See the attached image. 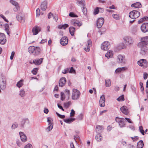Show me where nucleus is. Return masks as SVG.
I'll return each instance as SVG.
<instances>
[{
	"instance_id": "1",
	"label": "nucleus",
	"mask_w": 148,
	"mask_h": 148,
	"mask_svg": "<svg viewBox=\"0 0 148 148\" xmlns=\"http://www.w3.org/2000/svg\"><path fill=\"white\" fill-rule=\"evenodd\" d=\"M80 92L77 89L73 88L72 90V92L71 95V99L73 100H77L78 99L80 95Z\"/></svg>"
},
{
	"instance_id": "2",
	"label": "nucleus",
	"mask_w": 148,
	"mask_h": 148,
	"mask_svg": "<svg viewBox=\"0 0 148 148\" xmlns=\"http://www.w3.org/2000/svg\"><path fill=\"white\" fill-rule=\"evenodd\" d=\"M140 15V12L137 10H133L131 11L129 16L130 18L133 19H135L138 18Z\"/></svg>"
},
{
	"instance_id": "3",
	"label": "nucleus",
	"mask_w": 148,
	"mask_h": 148,
	"mask_svg": "<svg viewBox=\"0 0 148 148\" xmlns=\"http://www.w3.org/2000/svg\"><path fill=\"white\" fill-rule=\"evenodd\" d=\"M115 120L119 125V126L121 128L125 127V119L123 118H120L118 117H116Z\"/></svg>"
},
{
	"instance_id": "4",
	"label": "nucleus",
	"mask_w": 148,
	"mask_h": 148,
	"mask_svg": "<svg viewBox=\"0 0 148 148\" xmlns=\"http://www.w3.org/2000/svg\"><path fill=\"white\" fill-rule=\"evenodd\" d=\"M53 119L52 118L48 117L47 118V121L48 122L49 126L46 129L47 132H49L53 128Z\"/></svg>"
},
{
	"instance_id": "5",
	"label": "nucleus",
	"mask_w": 148,
	"mask_h": 148,
	"mask_svg": "<svg viewBox=\"0 0 148 148\" xmlns=\"http://www.w3.org/2000/svg\"><path fill=\"white\" fill-rule=\"evenodd\" d=\"M124 41L127 45H129L132 44L133 42L132 38L130 37L126 36L123 38Z\"/></svg>"
},
{
	"instance_id": "6",
	"label": "nucleus",
	"mask_w": 148,
	"mask_h": 148,
	"mask_svg": "<svg viewBox=\"0 0 148 148\" xmlns=\"http://www.w3.org/2000/svg\"><path fill=\"white\" fill-rule=\"evenodd\" d=\"M117 62L119 64H125L126 62L125 56L121 55H119L117 56Z\"/></svg>"
},
{
	"instance_id": "7",
	"label": "nucleus",
	"mask_w": 148,
	"mask_h": 148,
	"mask_svg": "<svg viewBox=\"0 0 148 148\" xmlns=\"http://www.w3.org/2000/svg\"><path fill=\"white\" fill-rule=\"evenodd\" d=\"M110 47V43L108 41H104L101 44V48L106 51L109 49Z\"/></svg>"
},
{
	"instance_id": "8",
	"label": "nucleus",
	"mask_w": 148,
	"mask_h": 148,
	"mask_svg": "<svg viewBox=\"0 0 148 148\" xmlns=\"http://www.w3.org/2000/svg\"><path fill=\"white\" fill-rule=\"evenodd\" d=\"M137 63L139 66H141L144 68H145L147 67V62L145 59H141L138 61Z\"/></svg>"
},
{
	"instance_id": "9",
	"label": "nucleus",
	"mask_w": 148,
	"mask_h": 148,
	"mask_svg": "<svg viewBox=\"0 0 148 148\" xmlns=\"http://www.w3.org/2000/svg\"><path fill=\"white\" fill-rule=\"evenodd\" d=\"M141 31L144 33L148 32V23H144L140 27Z\"/></svg>"
},
{
	"instance_id": "10",
	"label": "nucleus",
	"mask_w": 148,
	"mask_h": 148,
	"mask_svg": "<svg viewBox=\"0 0 148 148\" xmlns=\"http://www.w3.org/2000/svg\"><path fill=\"white\" fill-rule=\"evenodd\" d=\"M104 21V19L103 18H98L97 22V25L98 28H100L102 26Z\"/></svg>"
},
{
	"instance_id": "11",
	"label": "nucleus",
	"mask_w": 148,
	"mask_h": 148,
	"mask_svg": "<svg viewBox=\"0 0 148 148\" xmlns=\"http://www.w3.org/2000/svg\"><path fill=\"white\" fill-rule=\"evenodd\" d=\"M6 80L5 79H2L0 81V87L2 90L5 89L6 86Z\"/></svg>"
},
{
	"instance_id": "12",
	"label": "nucleus",
	"mask_w": 148,
	"mask_h": 148,
	"mask_svg": "<svg viewBox=\"0 0 148 148\" xmlns=\"http://www.w3.org/2000/svg\"><path fill=\"white\" fill-rule=\"evenodd\" d=\"M105 97L104 95H103L100 98L99 101V105L101 107H104L105 106Z\"/></svg>"
},
{
	"instance_id": "13",
	"label": "nucleus",
	"mask_w": 148,
	"mask_h": 148,
	"mask_svg": "<svg viewBox=\"0 0 148 148\" xmlns=\"http://www.w3.org/2000/svg\"><path fill=\"white\" fill-rule=\"evenodd\" d=\"M92 42L91 40H88L86 42V46L84 48V49L86 52H88L90 51V47L92 46Z\"/></svg>"
},
{
	"instance_id": "14",
	"label": "nucleus",
	"mask_w": 148,
	"mask_h": 148,
	"mask_svg": "<svg viewBox=\"0 0 148 148\" xmlns=\"http://www.w3.org/2000/svg\"><path fill=\"white\" fill-rule=\"evenodd\" d=\"M68 40L66 37L65 36L63 37L60 41V44L63 46L66 45L68 43Z\"/></svg>"
},
{
	"instance_id": "15",
	"label": "nucleus",
	"mask_w": 148,
	"mask_h": 148,
	"mask_svg": "<svg viewBox=\"0 0 148 148\" xmlns=\"http://www.w3.org/2000/svg\"><path fill=\"white\" fill-rule=\"evenodd\" d=\"M29 123V121L27 118L23 119H22L19 124L20 127H23L25 123L28 124Z\"/></svg>"
},
{
	"instance_id": "16",
	"label": "nucleus",
	"mask_w": 148,
	"mask_h": 148,
	"mask_svg": "<svg viewBox=\"0 0 148 148\" xmlns=\"http://www.w3.org/2000/svg\"><path fill=\"white\" fill-rule=\"evenodd\" d=\"M4 34L3 33H0V44L1 45H4L6 40Z\"/></svg>"
},
{
	"instance_id": "17",
	"label": "nucleus",
	"mask_w": 148,
	"mask_h": 148,
	"mask_svg": "<svg viewBox=\"0 0 148 148\" xmlns=\"http://www.w3.org/2000/svg\"><path fill=\"white\" fill-rule=\"evenodd\" d=\"M43 59V58L36 59L34 60L32 63L36 65H39L42 62Z\"/></svg>"
},
{
	"instance_id": "18",
	"label": "nucleus",
	"mask_w": 148,
	"mask_h": 148,
	"mask_svg": "<svg viewBox=\"0 0 148 148\" xmlns=\"http://www.w3.org/2000/svg\"><path fill=\"white\" fill-rule=\"evenodd\" d=\"M40 31V27L38 26H35L34 27L32 30V32L33 33L34 35H36Z\"/></svg>"
},
{
	"instance_id": "19",
	"label": "nucleus",
	"mask_w": 148,
	"mask_h": 148,
	"mask_svg": "<svg viewBox=\"0 0 148 148\" xmlns=\"http://www.w3.org/2000/svg\"><path fill=\"white\" fill-rule=\"evenodd\" d=\"M66 79L65 77L61 78L59 81V86L61 87L63 86L65 84Z\"/></svg>"
},
{
	"instance_id": "20",
	"label": "nucleus",
	"mask_w": 148,
	"mask_h": 148,
	"mask_svg": "<svg viewBox=\"0 0 148 148\" xmlns=\"http://www.w3.org/2000/svg\"><path fill=\"white\" fill-rule=\"evenodd\" d=\"M21 139V141L23 142H25L27 140V138L26 135L24 134V133L20 132L19 133Z\"/></svg>"
},
{
	"instance_id": "21",
	"label": "nucleus",
	"mask_w": 148,
	"mask_h": 148,
	"mask_svg": "<svg viewBox=\"0 0 148 148\" xmlns=\"http://www.w3.org/2000/svg\"><path fill=\"white\" fill-rule=\"evenodd\" d=\"M71 23L75 26H77L80 27L82 25V22L77 20H72Z\"/></svg>"
},
{
	"instance_id": "22",
	"label": "nucleus",
	"mask_w": 148,
	"mask_h": 148,
	"mask_svg": "<svg viewBox=\"0 0 148 148\" xmlns=\"http://www.w3.org/2000/svg\"><path fill=\"white\" fill-rule=\"evenodd\" d=\"M127 68L126 66L118 68L115 70V72L116 73H121L122 72L124 71L127 70Z\"/></svg>"
},
{
	"instance_id": "23",
	"label": "nucleus",
	"mask_w": 148,
	"mask_h": 148,
	"mask_svg": "<svg viewBox=\"0 0 148 148\" xmlns=\"http://www.w3.org/2000/svg\"><path fill=\"white\" fill-rule=\"evenodd\" d=\"M77 4L81 7L85 6V1L84 0H75Z\"/></svg>"
},
{
	"instance_id": "24",
	"label": "nucleus",
	"mask_w": 148,
	"mask_h": 148,
	"mask_svg": "<svg viewBox=\"0 0 148 148\" xmlns=\"http://www.w3.org/2000/svg\"><path fill=\"white\" fill-rule=\"evenodd\" d=\"M121 111L125 114L127 115L128 114L129 112L127 107L123 106L120 108Z\"/></svg>"
},
{
	"instance_id": "25",
	"label": "nucleus",
	"mask_w": 148,
	"mask_h": 148,
	"mask_svg": "<svg viewBox=\"0 0 148 148\" xmlns=\"http://www.w3.org/2000/svg\"><path fill=\"white\" fill-rule=\"evenodd\" d=\"M16 18L17 20L21 23H23L25 21V19L22 15H21V14H18L16 16Z\"/></svg>"
},
{
	"instance_id": "26",
	"label": "nucleus",
	"mask_w": 148,
	"mask_h": 148,
	"mask_svg": "<svg viewBox=\"0 0 148 148\" xmlns=\"http://www.w3.org/2000/svg\"><path fill=\"white\" fill-rule=\"evenodd\" d=\"M47 7V3L46 1H44L41 4V8L43 11H45Z\"/></svg>"
},
{
	"instance_id": "27",
	"label": "nucleus",
	"mask_w": 148,
	"mask_h": 148,
	"mask_svg": "<svg viewBox=\"0 0 148 148\" xmlns=\"http://www.w3.org/2000/svg\"><path fill=\"white\" fill-rule=\"evenodd\" d=\"M113 51H112L109 50L107 51V53L105 55V56L108 59L111 58L113 56Z\"/></svg>"
},
{
	"instance_id": "28",
	"label": "nucleus",
	"mask_w": 148,
	"mask_h": 148,
	"mask_svg": "<svg viewBox=\"0 0 148 148\" xmlns=\"http://www.w3.org/2000/svg\"><path fill=\"white\" fill-rule=\"evenodd\" d=\"M96 129L97 132L100 133L103 131L104 128L103 126L98 125L97 126Z\"/></svg>"
},
{
	"instance_id": "29",
	"label": "nucleus",
	"mask_w": 148,
	"mask_h": 148,
	"mask_svg": "<svg viewBox=\"0 0 148 148\" xmlns=\"http://www.w3.org/2000/svg\"><path fill=\"white\" fill-rule=\"evenodd\" d=\"M138 46L140 48L142 47H146V46L148 45V44H147V43H146L145 42H144L143 40H142V41L140 42L138 44Z\"/></svg>"
},
{
	"instance_id": "30",
	"label": "nucleus",
	"mask_w": 148,
	"mask_h": 148,
	"mask_svg": "<svg viewBox=\"0 0 148 148\" xmlns=\"http://www.w3.org/2000/svg\"><path fill=\"white\" fill-rule=\"evenodd\" d=\"M41 50V49L39 47H35V50H34V54L35 55H37L39 54Z\"/></svg>"
},
{
	"instance_id": "31",
	"label": "nucleus",
	"mask_w": 148,
	"mask_h": 148,
	"mask_svg": "<svg viewBox=\"0 0 148 148\" xmlns=\"http://www.w3.org/2000/svg\"><path fill=\"white\" fill-rule=\"evenodd\" d=\"M131 6L132 7H134L136 8H139L141 7L142 5L140 2H136L132 4Z\"/></svg>"
},
{
	"instance_id": "32",
	"label": "nucleus",
	"mask_w": 148,
	"mask_h": 148,
	"mask_svg": "<svg viewBox=\"0 0 148 148\" xmlns=\"http://www.w3.org/2000/svg\"><path fill=\"white\" fill-rule=\"evenodd\" d=\"M125 48V46L123 43L119 44L116 47V48L118 50H121Z\"/></svg>"
},
{
	"instance_id": "33",
	"label": "nucleus",
	"mask_w": 148,
	"mask_h": 148,
	"mask_svg": "<svg viewBox=\"0 0 148 148\" xmlns=\"http://www.w3.org/2000/svg\"><path fill=\"white\" fill-rule=\"evenodd\" d=\"M144 143L142 140H140L137 144V148H143V147Z\"/></svg>"
},
{
	"instance_id": "34",
	"label": "nucleus",
	"mask_w": 148,
	"mask_h": 148,
	"mask_svg": "<svg viewBox=\"0 0 148 148\" xmlns=\"http://www.w3.org/2000/svg\"><path fill=\"white\" fill-rule=\"evenodd\" d=\"M69 26V25L67 24H65L64 25H58V27L60 29H65Z\"/></svg>"
},
{
	"instance_id": "35",
	"label": "nucleus",
	"mask_w": 148,
	"mask_h": 148,
	"mask_svg": "<svg viewBox=\"0 0 148 148\" xmlns=\"http://www.w3.org/2000/svg\"><path fill=\"white\" fill-rule=\"evenodd\" d=\"M75 118H70L64 119V121L66 123H70L75 120Z\"/></svg>"
},
{
	"instance_id": "36",
	"label": "nucleus",
	"mask_w": 148,
	"mask_h": 148,
	"mask_svg": "<svg viewBox=\"0 0 148 148\" xmlns=\"http://www.w3.org/2000/svg\"><path fill=\"white\" fill-rule=\"evenodd\" d=\"M69 29L70 34L72 36H73L75 30V28L73 27H71L69 28Z\"/></svg>"
},
{
	"instance_id": "37",
	"label": "nucleus",
	"mask_w": 148,
	"mask_h": 148,
	"mask_svg": "<svg viewBox=\"0 0 148 148\" xmlns=\"http://www.w3.org/2000/svg\"><path fill=\"white\" fill-rule=\"evenodd\" d=\"M35 48V47L34 46H30L28 48L29 52L31 53H34Z\"/></svg>"
},
{
	"instance_id": "38",
	"label": "nucleus",
	"mask_w": 148,
	"mask_h": 148,
	"mask_svg": "<svg viewBox=\"0 0 148 148\" xmlns=\"http://www.w3.org/2000/svg\"><path fill=\"white\" fill-rule=\"evenodd\" d=\"M23 79H21L16 84V86L18 88H20L22 87L23 85Z\"/></svg>"
},
{
	"instance_id": "39",
	"label": "nucleus",
	"mask_w": 148,
	"mask_h": 148,
	"mask_svg": "<svg viewBox=\"0 0 148 148\" xmlns=\"http://www.w3.org/2000/svg\"><path fill=\"white\" fill-rule=\"evenodd\" d=\"M141 48L140 53L143 55H145L147 51L146 47H142Z\"/></svg>"
},
{
	"instance_id": "40",
	"label": "nucleus",
	"mask_w": 148,
	"mask_h": 148,
	"mask_svg": "<svg viewBox=\"0 0 148 148\" xmlns=\"http://www.w3.org/2000/svg\"><path fill=\"white\" fill-rule=\"evenodd\" d=\"M95 138L97 141H100L101 140V139H102V137L101 136V134L100 133H98L96 136Z\"/></svg>"
},
{
	"instance_id": "41",
	"label": "nucleus",
	"mask_w": 148,
	"mask_h": 148,
	"mask_svg": "<svg viewBox=\"0 0 148 148\" xmlns=\"http://www.w3.org/2000/svg\"><path fill=\"white\" fill-rule=\"evenodd\" d=\"M64 92L66 97H67L68 99H69L70 98V91L68 89H66L64 90Z\"/></svg>"
},
{
	"instance_id": "42",
	"label": "nucleus",
	"mask_w": 148,
	"mask_h": 148,
	"mask_svg": "<svg viewBox=\"0 0 148 148\" xmlns=\"http://www.w3.org/2000/svg\"><path fill=\"white\" fill-rule=\"evenodd\" d=\"M19 95L22 97H24L25 96V93L24 90L21 89L19 91Z\"/></svg>"
},
{
	"instance_id": "43",
	"label": "nucleus",
	"mask_w": 148,
	"mask_h": 148,
	"mask_svg": "<svg viewBox=\"0 0 148 148\" xmlns=\"http://www.w3.org/2000/svg\"><path fill=\"white\" fill-rule=\"evenodd\" d=\"M105 84L106 87H109L111 85V81L110 79H108L105 80Z\"/></svg>"
},
{
	"instance_id": "44",
	"label": "nucleus",
	"mask_w": 148,
	"mask_h": 148,
	"mask_svg": "<svg viewBox=\"0 0 148 148\" xmlns=\"http://www.w3.org/2000/svg\"><path fill=\"white\" fill-rule=\"evenodd\" d=\"M18 126V123L16 122H14L13 123L11 126V128L12 129H14L16 128Z\"/></svg>"
},
{
	"instance_id": "45",
	"label": "nucleus",
	"mask_w": 148,
	"mask_h": 148,
	"mask_svg": "<svg viewBox=\"0 0 148 148\" xmlns=\"http://www.w3.org/2000/svg\"><path fill=\"white\" fill-rule=\"evenodd\" d=\"M112 16L114 19L116 20H118L120 19L119 16L118 14H113Z\"/></svg>"
},
{
	"instance_id": "46",
	"label": "nucleus",
	"mask_w": 148,
	"mask_h": 148,
	"mask_svg": "<svg viewBox=\"0 0 148 148\" xmlns=\"http://www.w3.org/2000/svg\"><path fill=\"white\" fill-rule=\"evenodd\" d=\"M117 100L119 101H124V95H123L117 98Z\"/></svg>"
},
{
	"instance_id": "47",
	"label": "nucleus",
	"mask_w": 148,
	"mask_h": 148,
	"mask_svg": "<svg viewBox=\"0 0 148 148\" xmlns=\"http://www.w3.org/2000/svg\"><path fill=\"white\" fill-rule=\"evenodd\" d=\"M99 9H102L101 8L97 7L94 10L93 14L94 15H96L99 12Z\"/></svg>"
},
{
	"instance_id": "48",
	"label": "nucleus",
	"mask_w": 148,
	"mask_h": 148,
	"mask_svg": "<svg viewBox=\"0 0 148 148\" xmlns=\"http://www.w3.org/2000/svg\"><path fill=\"white\" fill-rule=\"evenodd\" d=\"M142 40L148 44V36H146L141 38Z\"/></svg>"
},
{
	"instance_id": "49",
	"label": "nucleus",
	"mask_w": 148,
	"mask_h": 148,
	"mask_svg": "<svg viewBox=\"0 0 148 148\" xmlns=\"http://www.w3.org/2000/svg\"><path fill=\"white\" fill-rule=\"evenodd\" d=\"M82 11L83 12L84 15H85L86 14H87V9L86 8L84 7H81Z\"/></svg>"
},
{
	"instance_id": "50",
	"label": "nucleus",
	"mask_w": 148,
	"mask_h": 148,
	"mask_svg": "<svg viewBox=\"0 0 148 148\" xmlns=\"http://www.w3.org/2000/svg\"><path fill=\"white\" fill-rule=\"evenodd\" d=\"M61 100L63 101L65 98V96L64 92H61Z\"/></svg>"
},
{
	"instance_id": "51",
	"label": "nucleus",
	"mask_w": 148,
	"mask_h": 148,
	"mask_svg": "<svg viewBox=\"0 0 148 148\" xmlns=\"http://www.w3.org/2000/svg\"><path fill=\"white\" fill-rule=\"evenodd\" d=\"M140 85V90L141 92H142L143 93H144V88L143 86V84L142 82H140L139 83Z\"/></svg>"
},
{
	"instance_id": "52",
	"label": "nucleus",
	"mask_w": 148,
	"mask_h": 148,
	"mask_svg": "<svg viewBox=\"0 0 148 148\" xmlns=\"http://www.w3.org/2000/svg\"><path fill=\"white\" fill-rule=\"evenodd\" d=\"M139 130L143 135H144L145 132L142 126H140L139 127Z\"/></svg>"
},
{
	"instance_id": "53",
	"label": "nucleus",
	"mask_w": 148,
	"mask_h": 148,
	"mask_svg": "<svg viewBox=\"0 0 148 148\" xmlns=\"http://www.w3.org/2000/svg\"><path fill=\"white\" fill-rule=\"evenodd\" d=\"M38 70V69L37 68H34L32 71V73L34 75H36L37 74V73Z\"/></svg>"
},
{
	"instance_id": "54",
	"label": "nucleus",
	"mask_w": 148,
	"mask_h": 148,
	"mask_svg": "<svg viewBox=\"0 0 148 148\" xmlns=\"http://www.w3.org/2000/svg\"><path fill=\"white\" fill-rule=\"evenodd\" d=\"M71 102L70 101L68 102L67 103H65L64 104V106L66 108H68L70 105H71Z\"/></svg>"
},
{
	"instance_id": "55",
	"label": "nucleus",
	"mask_w": 148,
	"mask_h": 148,
	"mask_svg": "<svg viewBox=\"0 0 148 148\" xmlns=\"http://www.w3.org/2000/svg\"><path fill=\"white\" fill-rule=\"evenodd\" d=\"M10 2L11 3L15 6H16L18 4L17 2L14 0H10Z\"/></svg>"
},
{
	"instance_id": "56",
	"label": "nucleus",
	"mask_w": 148,
	"mask_h": 148,
	"mask_svg": "<svg viewBox=\"0 0 148 148\" xmlns=\"http://www.w3.org/2000/svg\"><path fill=\"white\" fill-rule=\"evenodd\" d=\"M69 16L72 17H77V16L74 13L71 12L69 14Z\"/></svg>"
},
{
	"instance_id": "57",
	"label": "nucleus",
	"mask_w": 148,
	"mask_h": 148,
	"mask_svg": "<svg viewBox=\"0 0 148 148\" xmlns=\"http://www.w3.org/2000/svg\"><path fill=\"white\" fill-rule=\"evenodd\" d=\"M20 9V7L19 6V5H17L15 6V7L14 8V11L16 12Z\"/></svg>"
},
{
	"instance_id": "58",
	"label": "nucleus",
	"mask_w": 148,
	"mask_h": 148,
	"mask_svg": "<svg viewBox=\"0 0 148 148\" xmlns=\"http://www.w3.org/2000/svg\"><path fill=\"white\" fill-rule=\"evenodd\" d=\"M83 114L81 113L78 115L77 119L79 120H82L83 118Z\"/></svg>"
},
{
	"instance_id": "59",
	"label": "nucleus",
	"mask_w": 148,
	"mask_h": 148,
	"mask_svg": "<svg viewBox=\"0 0 148 148\" xmlns=\"http://www.w3.org/2000/svg\"><path fill=\"white\" fill-rule=\"evenodd\" d=\"M69 68H66L64 69L63 70V71L62 72V73L63 74H66L67 73H69Z\"/></svg>"
},
{
	"instance_id": "60",
	"label": "nucleus",
	"mask_w": 148,
	"mask_h": 148,
	"mask_svg": "<svg viewBox=\"0 0 148 148\" xmlns=\"http://www.w3.org/2000/svg\"><path fill=\"white\" fill-rule=\"evenodd\" d=\"M56 114H57L58 116L60 118L63 119H64L65 118V116L64 115H62L60 114L57 112H56Z\"/></svg>"
},
{
	"instance_id": "61",
	"label": "nucleus",
	"mask_w": 148,
	"mask_h": 148,
	"mask_svg": "<svg viewBox=\"0 0 148 148\" xmlns=\"http://www.w3.org/2000/svg\"><path fill=\"white\" fill-rule=\"evenodd\" d=\"M75 70L73 69V67H72L71 68L69 71V73H75Z\"/></svg>"
},
{
	"instance_id": "62",
	"label": "nucleus",
	"mask_w": 148,
	"mask_h": 148,
	"mask_svg": "<svg viewBox=\"0 0 148 148\" xmlns=\"http://www.w3.org/2000/svg\"><path fill=\"white\" fill-rule=\"evenodd\" d=\"M131 138L134 141H136L138 139V136H135L134 137H131Z\"/></svg>"
},
{
	"instance_id": "63",
	"label": "nucleus",
	"mask_w": 148,
	"mask_h": 148,
	"mask_svg": "<svg viewBox=\"0 0 148 148\" xmlns=\"http://www.w3.org/2000/svg\"><path fill=\"white\" fill-rule=\"evenodd\" d=\"M75 114V112L73 109L71 110V112L70 113V116H73Z\"/></svg>"
},
{
	"instance_id": "64",
	"label": "nucleus",
	"mask_w": 148,
	"mask_h": 148,
	"mask_svg": "<svg viewBox=\"0 0 148 148\" xmlns=\"http://www.w3.org/2000/svg\"><path fill=\"white\" fill-rule=\"evenodd\" d=\"M24 148H32V146L31 144L28 143L25 146Z\"/></svg>"
}]
</instances>
